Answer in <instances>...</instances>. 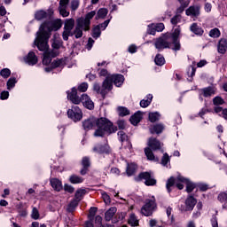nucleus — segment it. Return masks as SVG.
Returning <instances> with one entry per match:
<instances>
[{
    "label": "nucleus",
    "mask_w": 227,
    "mask_h": 227,
    "mask_svg": "<svg viewBox=\"0 0 227 227\" xmlns=\"http://www.w3.org/2000/svg\"><path fill=\"white\" fill-rule=\"evenodd\" d=\"M81 2L79 0H71L70 2V8L72 12H76L79 8Z\"/></svg>",
    "instance_id": "obj_43"
},
{
    "label": "nucleus",
    "mask_w": 227,
    "mask_h": 227,
    "mask_svg": "<svg viewBox=\"0 0 227 227\" xmlns=\"http://www.w3.org/2000/svg\"><path fill=\"white\" fill-rule=\"evenodd\" d=\"M128 224L132 227L139 226V220L135 214H131L128 219Z\"/></svg>",
    "instance_id": "obj_32"
},
{
    "label": "nucleus",
    "mask_w": 227,
    "mask_h": 227,
    "mask_svg": "<svg viewBox=\"0 0 227 227\" xmlns=\"http://www.w3.org/2000/svg\"><path fill=\"white\" fill-rule=\"evenodd\" d=\"M82 127L84 130H91V129L97 128V118L90 117L82 121Z\"/></svg>",
    "instance_id": "obj_16"
},
{
    "label": "nucleus",
    "mask_w": 227,
    "mask_h": 227,
    "mask_svg": "<svg viewBox=\"0 0 227 227\" xmlns=\"http://www.w3.org/2000/svg\"><path fill=\"white\" fill-rule=\"evenodd\" d=\"M187 74H188L189 77H191V78H188V81L190 82H192V77H194V75H196V67H194V66H192L189 68Z\"/></svg>",
    "instance_id": "obj_47"
},
{
    "label": "nucleus",
    "mask_w": 227,
    "mask_h": 227,
    "mask_svg": "<svg viewBox=\"0 0 227 227\" xmlns=\"http://www.w3.org/2000/svg\"><path fill=\"white\" fill-rule=\"evenodd\" d=\"M182 21V15L176 14L170 20V22L173 26H176V24H179V22Z\"/></svg>",
    "instance_id": "obj_48"
},
{
    "label": "nucleus",
    "mask_w": 227,
    "mask_h": 227,
    "mask_svg": "<svg viewBox=\"0 0 227 227\" xmlns=\"http://www.w3.org/2000/svg\"><path fill=\"white\" fill-rule=\"evenodd\" d=\"M24 62L30 67H34L38 63V57L35 54V52L30 51L27 56L24 57Z\"/></svg>",
    "instance_id": "obj_17"
},
{
    "label": "nucleus",
    "mask_w": 227,
    "mask_h": 227,
    "mask_svg": "<svg viewBox=\"0 0 227 227\" xmlns=\"http://www.w3.org/2000/svg\"><path fill=\"white\" fill-rule=\"evenodd\" d=\"M102 35V32L100 30V26H96L92 29V36L94 38H100V35Z\"/></svg>",
    "instance_id": "obj_40"
},
{
    "label": "nucleus",
    "mask_w": 227,
    "mask_h": 227,
    "mask_svg": "<svg viewBox=\"0 0 227 227\" xmlns=\"http://www.w3.org/2000/svg\"><path fill=\"white\" fill-rule=\"evenodd\" d=\"M137 169V165L136 163H128L126 173L128 176H132L134 173H136V170Z\"/></svg>",
    "instance_id": "obj_31"
},
{
    "label": "nucleus",
    "mask_w": 227,
    "mask_h": 227,
    "mask_svg": "<svg viewBox=\"0 0 227 227\" xmlns=\"http://www.w3.org/2000/svg\"><path fill=\"white\" fill-rule=\"evenodd\" d=\"M200 95H203V97L206 98L212 97V95H215V90L212 87L201 89Z\"/></svg>",
    "instance_id": "obj_26"
},
{
    "label": "nucleus",
    "mask_w": 227,
    "mask_h": 227,
    "mask_svg": "<svg viewBox=\"0 0 227 227\" xmlns=\"http://www.w3.org/2000/svg\"><path fill=\"white\" fill-rule=\"evenodd\" d=\"M51 67H52V68H58V67H63V60H61V59L54 60L51 63Z\"/></svg>",
    "instance_id": "obj_52"
},
{
    "label": "nucleus",
    "mask_w": 227,
    "mask_h": 227,
    "mask_svg": "<svg viewBox=\"0 0 227 227\" xmlns=\"http://www.w3.org/2000/svg\"><path fill=\"white\" fill-rule=\"evenodd\" d=\"M154 63L158 67H162V65H165L166 59H164V56H162L161 54H157L154 59Z\"/></svg>",
    "instance_id": "obj_34"
},
{
    "label": "nucleus",
    "mask_w": 227,
    "mask_h": 227,
    "mask_svg": "<svg viewBox=\"0 0 227 227\" xmlns=\"http://www.w3.org/2000/svg\"><path fill=\"white\" fill-rule=\"evenodd\" d=\"M75 26V20L74 19H67L64 22V31L62 33L63 40L67 42L68 40V36H74V33L72 29H74Z\"/></svg>",
    "instance_id": "obj_8"
},
{
    "label": "nucleus",
    "mask_w": 227,
    "mask_h": 227,
    "mask_svg": "<svg viewBox=\"0 0 227 227\" xmlns=\"http://www.w3.org/2000/svg\"><path fill=\"white\" fill-rule=\"evenodd\" d=\"M119 116H129L130 114V112L127 107L120 106L118 108Z\"/></svg>",
    "instance_id": "obj_46"
},
{
    "label": "nucleus",
    "mask_w": 227,
    "mask_h": 227,
    "mask_svg": "<svg viewBox=\"0 0 227 227\" xmlns=\"http://www.w3.org/2000/svg\"><path fill=\"white\" fill-rule=\"evenodd\" d=\"M180 27L174 29L171 34H165L157 38L154 43L155 49L159 51H164V49H172V51H180Z\"/></svg>",
    "instance_id": "obj_2"
},
{
    "label": "nucleus",
    "mask_w": 227,
    "mask_h": 227,
    "mask_svg": "<svg viewBox=\"0 0 227 227\" xmlns=\"http://www.w3.org/2000/svg\"><path fill=\"white\" fill-rule=\"evenodd\" d=\"M213 104L215 106H223V104H224V99L222 98L221 97H215L214 99H213Z\"/></svg>",
    "instance_id": "obj_50"
},
{
    "label": "nucleus",
    "mask_w": 227,
    "mask_h": 227,
    "mask_svg": "<svg viewBox=\"0 0 227 227\" xmlns=\"http://www.w3.org/2000/svg\"><path fill=\"white\" fill-rule=\"evenodd\" d=\"M93 90L94 91H96L97 93H100L101 95H104L106 91H109V89H105L104 85H102L101 89L98 83H94Z\"/></svg>",
    "instance_id": "obj_37"
},
{
    "label": "nucleus",
    "mask_w": 227,
    "mask_h": 227,
    "mask_svg": "<svg viewBox=\"0 0 227 227\" xmlns=\"http://www.w3.org/2000/svg\"><path fill=\"white\" fill-rule=\"evenodd\" d=\"M118 128L121 129V130H123L127 127V122L125 121L121 120L117 121Z\"/></svg>",
    "instance_id": "obj_60"
},
{
    "label": "nucleus",
    "mask_w": 227,
    "mask_h": 227,
    "mask_svg": "<svg viewBox=\"0 0 227 227\" xmlns=\"http://www.w3.org/2000/svg\"><path fill=\"white\" fill-rule=\"evenodd\" d=\"M118 137H119V141L122 143L121 145L122 148H124L125 150H128V152H131L132 144H130V141H129V137L127 136V134H125L124 131H119Z\"/></svg>",
    "instance_id": "obj_12"
},
{
    "label": "nucleus",
    "mask_w": 227,
    "mask_h": 227,
    "mask_svg": "<svg viewBox=\"0 0 227 227\" xmlns=\"http://www.w3.org/2000/svg\"><path fill=\"white\" fill-rule=\"evenodd\" d=\"M70 0H60L59 5V12L61 17H68L70 15V11L68 10V4Z\"/></svg>",
    "instance_id": "obj_14"
},
{
    "label": "nucleus",
    "mask_w": 227,
    "mask_h": 227,
    "mask_svg": "<svg viewBox=\"0 0 227 227\" xmlns=\"http://www.w3.org/2000/svg\"><path fill=\"white\" fill-rule=\"evenodd\" d=\"M125 77L122 74H114L106 76V80L103 82V88L111 91L113 90V82L117 88H120L123 84Z\"/></svg>",
    "instance_id": "obj_7"
},
{
    "label": "nucleus",
    "mask_w": 227,
    "mask_h": 227,
    "mask_svg": "<svg viewBox=\"0 0 227 227\" xmlns=\"http://www.w3.org/2000/svg\"><path fill=\"white\" fill-rule=\"evenodd\" d=\"M209 36L211 38H219L221 36V31L219 28H213L209 31Z\"/></svg>",
    "instance_id": "obj_42"
},
{
    "label": "nucleus",
    "mask_w": 227,
    "mask_h": 227,
    "mask_svg": "<svg viewBox=\"0 0 227 227\" xmlns=\"http://www.w3.org/2000/svg\"><path fill=\"white\" fill-rule=\"evenodd\" d=\"M86 194V190L84 189H79L74 195L75 200L78 201H81L82 200L83 195Z\"/></svg>",
    "instance_id": "obj_45"
},
{
    "label": "nucleus",
    "mask_w": 227,
    "mask_h": 227,
    "mask_svg": "<svg viewBox=\"0 0 227 227\" xmlns=\"http://www.w3.org/2000/svg\"><path fill=\"white\" fill-rule=\"evenodd\" d=\"M78 90L82 93H84V91L88 90V83L83 82L78 86Z\"/></svg>",
    "instance_id": "obj_55"
},
{
    "label": "nucleus",
    "mask_w": 227,
    "mask_h": 227,
    "mask_svg": "<svg viewBox=\"0 0 227 227\" xmlns=\"http://www.w3.org/2000/svg\"><path fill=\"white\" fill-rule=\"evenodd\" d=\"M35 17L36 20H43V19H47V12L43 10H40L35 12Z\"/></svg>",
    "instance_id": "obj_35"
},
{
    "label": "nucleus",
    "mask_w": 227,
    "mask_h": 227,
    "mask_svg": "<svg viewBox=\"0 0 227 227\" xmlns=\"http://www.w3.org/2000/svg\"><path fill=\"white\" fill-rule=\"evenodd\" d=\"M94 43H95V41L91 37H90L88 40V43L86 45V49L88 51H91V48L93 47Z\"/></svg>",
    "instance_id": "obj_62"
},
{
    "label": "nucleus",
    "mask_w": 227,
    "mask_h": 227,
    "mask_svg": "<svg viewBox=\"0 0 227 227\" xmlns=\"http://www.w3.org/2000/svg\"><path fill=\"white\" fill-rule=\"evenodd\" d=\"M67 93L68 100H70L73 104L78 105L82 102L86 109H90V111L95 109V103H93L91 98H90V96L87 94H82V98H79V96H77V89H75V87H74L71 91H67Z\"/></svg>",
    "instance_id": "obj_4"
},
{
    "label": "nucleus",
    "mask_w": 227,
    "mask_h": 227,
    "mask_svg": "<svg viewBox=\"0 0 227 227\" xmlns=\"http://www.w3.org/2000/svg\"><path fill=\"white\" fill-rule=\"evenodd\" d=\"M109 22H111V20H106L105 22L97 26H99V29H102V31H104L109 26Z\"/></svg>",
    "instance_id": "obj_58"
},
{
    "label": "nucleus",
    "mask_w": 227,
    "mask_h": 227,
    "mask_svg": "<svg viewBox=\"0 0 227 227\" xmlns=\"http://www.w3.org/2000/svg\"><path fill=\"white\" fill-rule=\"evenodd\" d=\"M49 44H47V48L45 50H42L44 51L43 58V65H50L51 61H52V58H56V53L54 51H49Z\"/></svg>",
    "instance_id": "obj_15"
},
{
    "label": "nucleus",
    "mask_w": 227,
    "mask_h": 227,
    "mask_svg": "<svg viewBox=\"0 0 227 227\" xmlns=\"http://www.w3.org/2000/svg\"><path fill=\"white\" fill-rule=\"evenodd\" d=\"M8 97H10V92H8L6 90L2 91L0 94L1 100H6V99H8Z\"/></svg>",
    "instance_id": "obj_61"
},
{
    "label": "nucleus",
    "mask_w": 227,
    "mask_h": 227,
    "mask_svg": "<svg viewBox=\"0 0 227 227\" xmlns=\"http://www.w3.org/2000/svg\"><path fill=\"white\" fill-rule=\"evenodd\" d=\"M168 162H170L169 155L167 153H165L163 154V157L161 158V164L163 166H168Z\"/></svg>",
    "instance_id": "obj_51"
},
{
    "label": "nucleus",
    "mask_w": 227,
    "mask_h": 227,
    "mask_svg": "<svg viewBox=\"0 0 227 227\" xmlns=\"http://www.w3.org/2000/svg\"><path fill=\"white\" fill-rule=\"evenodd\" d=\"M82 166L83 168H89L90 166V158L89 157H83L82 160Z\"/></svg>",
    "instance_id": "obj_54"
},
{
    "label": "nucleus",
    "mask_w": 227,
    "mask_h": 227,
    "mask_svg": "<svg viewBox=\"0 0 227 227\" xmlns=\"http://www.w3.org/2000/svg\"><path fill=\"white\" fill-rule=\"evenodd\" d=\"M67 116L70 120H73V121H81V120H82V110L77 106H73L67 110Z\"/></svg>",
    "instance_id": "obj_10"
},
{
    "label": "nucleus",
    "mask_w": 227,
    "mask_h": 227,
    "mask_svg": "<svg viewBox=\"0 0 227 227\" xmlns=\"http://www.w3.org/2000/svg\"><path fill=\"white\" fill-rule=\"evenodd\" d=\"M190 31H192V33H194V35H197L198 36L203 35L204 33L203 28L198 26V23L192 24V26L190 27Z\"/></svg>",
    "instance_id": "obj_24"
},
{
    "label": "nucleus",
    "mask_w": 227,
    "mask_h": 227,
    "mask_svg": "<svg viewBox=\"0 0 227 227\" xmlns=\"http://www.w3.org/2000/svg\"><path fill=\"white\" fill-rule=\"evenodd\" d=\"M69 180L71 184H82L84 182V178L75 175L71 176Z\"/></svg>",
    "instance_id": "obj_39"
},
{
    "label": "nucleus",
    "mask_w": 227,
    "mask_h": 227,
    "mask_svg": "<svg viewBox=\"0 0 227 227\" xmlns=\"http://www.w3.org/2000/svg\"><path fill=\"white\" fill-rule=\"evenodd\" d=\"M185 14L188 17H198L200 15V7H198V6H190L186 10Z\"/></svg>",
    "instance_id": "obj_19"
},
{
    "label": "nucleus",
    "mask_w": 227,
    "mask_h": 227,
    "mask_svg": "<svg viewBox=\"0 0 227 227\" xmlns=\"http://www.w3.org/2000/svg\"><path fill=\"white\" fill-rule=\"evenodd\" d=\"M226 49H227V40L221 39L218 43V52L220 54H224L226 52Z\"/></svg>",
    "instance_id": "obj_28"
},
{
    "label": "nucleus",
    "mask_w": 227,
    "mask_h": 227,
    "mask_svg": "<svg viewBox=\"0 0 227 227\" xmlns=\"http://www.w3.org/2000/svg\"><path fill=\"white\" fill-rule=\"evenodd\" d=\"M143 118V115L141 112H137L134 115H132L129 119L132 125H137L139 121H141V119Z\"/></svg>",
    "instance_id": "obj_29"
},
{
    "label": "nucleus",
    "mask_w": 227,
    "mask_h": 227,
    "mask_svg": "<svg viewBox=\"0 0 227 227\" xmlns=\"http://www.w3.org/2000/svg\"><path fill=\"white\" fill-rule=\"evenodd\" d=\"M154 27L158 33H161V31H164V23H158L154 26Z\"/></svg>",
    "instance_id": "obj_59"
},
{
    "label": "nucleus",
    "mask_w": 227,
    "mask_h": 227,
    "mask_svg": "<svg viewBox=\"0 0 227 227\" xmlns=\"http://www.w3.org/2000/svg\"><path fill=\"white\" fill-rule=\"evenodd\" d=\"M82 31H90V28L88 27L86 28V25L80 20H77L73 35H74L75 38H82Z\"/></svg>",
    "instance_id": "obj_13"
},
{
    "label": "nucleus",
    "mask_w": 227,
    "mask_h": 227,
    "mask_svg": "<svg viewBox=\"0 0 227 227\" xmlns=\"http://www.w3.org/2000/svg\"><path fill=\"white\" fill-rule=\"evenodd\" d=\"M102 198H103L106 205L111 204V197H109L107 193H106V192L102 193Z\"/></svg>",
    "instance_id": "obj_56"
},
{
    "label": "nucleus",
    "mask_w": 227,
    "mask_h": 227,
    "mask_svg": "<svg viewBox=\"0 0 227 227\" xmlns=\"http://www.w3.org/2000/svg\"><path fill=\"white\" fill-rule=\"evenodd\" d=\"M156 207L157 204H155V198L153 197V200H145V205L141 208V214L145 215V217H150Z\"/></svg>",
    "instance_id": "obj_9"
},
{
    "label": "nucleus",
    "mask_w": 227,
    "mask_h": 227,
    "mask_svg": "<svg viewBox=\"0 0 227 227\" xmlns=\"http://www.w3.org/2000/svg\"><path fill=\"white\" fill-rule=\"evenodd\" d=\"M116 132V128L113 125V122L107 118H96V131L94 133L95 137H103L106 134H113Z\"/></svg>",
    "instance_id": "obj_3"
},
{
    "label": "nucleus",
    "mask_w": 227,
    "mask_h": 227,
    "mask_svg": "<svg viewBox=\"0 0 227 227\" xmlns=\"http://www.w3.org/2000/svg\"><path fill=\"white\" fill-rule=\"evenodd\" d=\"M53 38H54L52 43L53 49H60V47H63V41L59 39V34L54 35Z\"/></svg>",
    "instance_id": "obj_27"
},
{
    "label": "nucleus",
    "mask_w": 227,
    "mask_h": 227,
    "mask_svg": "<svg viewBox=\"0 0 227 227\" xmlns=\"http://www.w3.org/2000/svg\"><path fill=\"white\" fill-rule=\"evenodd\" d=\"M15 84H17V78L16 77H11L7 81V90H12V88H15Z\"/></svg>",
    "instance_id": "obj_41"
},
{
    "label": "nucleus",
    "mask_w": 227,
    "mask_h": 227,
    "mask_svg": "<svg viewBox=\"0 0 227 227\" xmlns=\"http://www.w3.org/2000/svg\"><path fill=\"white\" fill-rule=\"evenodd\" d=\"M153 98V96L152 94H148L146 96V98H144L140 101V106L141 107H148V106H150V104H152V100Z\"/></svg>",
    "instance_id": "obj_33"
},
{
    "label": "nucleus",
    "mask_w": 227,
    "mask_h": 227,
    "mask_svg": "<svg viewBox=\"0 0 227 227\" xmlns=\"http://www.w3.org/2000/svg\"><path fill=\"white\" fill-rule=\"evenodd\" d=\"M97 15V12L92 11L86 14L85 18H80L78 19V20H80L81 22H82L85 25V27L90 29V26L91 24V19H93V17H95Z\"/></svg>",
    "instance_id": "obj_18"
},
{
    "label": "nucleus",
    "mask_w": 227,
    "mask_h": 227,
    "mask_svg": "<svg viewBox=\"0 0 227 227\" xmlns=\"http://www.w3.org/2000/svg\"><path fill=\"white\" fill-rule=\"evenodd\" d=\"M148 146L149 147L145 149V153L148 160H153L154 162H159V158L155 157L152 150H153L154 152L156 150H160V148H162V143H160V141H159L155 137H151L148 140Z\"/></svg>",
    "instance_id": "obj_6"
},
{
    "label": "nucleus",
    "mask_w": 227,
    "mask_h": 227,
    "mask_svg": "<svg viewBox=\"0 0 227 227\" xmlns=\"http://www.w3.org/2000/svg\"><path fill=\"white\" fill-rule=\"evenodd\" d=\"M138 180H145V184L147 186L155 185L157 184V180L153 178V175L152 172H142L138 175Z\"/></svg>",
    "instance_id": "obj_11"
},
{
    "label": "nucleus",
    "mask_w": 227,
    "mask_h": 227,
    "mask_svg": "<svg viewBox=\"0 0 227 227\" xmlns=\"http://www.w3.org/2000/svg\"><path fill=\"white\" fill-rule=\"evenodd\" d=\"M160 118V114H159V112L149 113V121L152 123H155V121H159Z\"/></svg>",
    "instance_id": "obj_36"
},
{
    "label": "nucleus",
    "mask_w": 227,
    "mask_h": 227,
    "mask_svg": "<svg viewBox=\"0 0 227 227\" xmlns=\"http://www.w3.org/2000/svg\"><path fill=\"white\" fill-rule=\"evenodd\" d=\"M79 201L77 200V199H74L68 205V211L69 212H74V210H75V207H77V205H79Z\"/></svg>",
    "instance_id": "obj_44"
},
{
    "label": "nucleus",
    "mask_w": 227,
    "mask_h": 227,
    "mask_svg": "<svg viewBox=\"0 0 227 227\" xmlns=\"http://www.w3.org/2000/svg\"><path fill=\"white\" fill-rule=\"evenodd\" d=\"M197 200L194 197L190 196L185 200L186 210H193L194 207H196Z\"/></svg>",
    "instance_id": "obj_21"
},
{
    "label": "nucleus",
    "mask_w": 227,
    "mask_h": 227,
    "mask_svg": "<svg viewBox=\"0 0 227 227\" xmlns=\"http://www.w3.org/2000/svg\"><path fill=\"white\" fill-rule=\"evenodd\" d=\"M151 134H162V130H164V124L159 123L153 125L149 129Z\"/></svg>",
    "instance_id": "obj_25"
},
{
    "label": "nucleus",
    "mask_w": 227,
    "mask_h": 227,
    "mask_svg": "<svg viewBox=\"0 0 227 227\" xmlns=\"http://www.w3.org/2000/svg\"><path fill=\"white\" fill-rule=\"evenodd\" d=\"M93 152H95L96 153H109V145H98L93 148Z\"/></svg>",
    "instance_id": "obj_22"
},
{
    "label": "nucleus",
    "mask_w": 227,
    "mask_h": 227,
    "mask_svg": "<svg viewBox=\"0 0 227 227\" xmlns=\"http://www.w3.org/2000/svg\"><path fill=\"white\" fill-rule=\"evenodd\" d=\"M156 31H157V30H156V28H155V25H153V24L148 25L147 33H148L149 35H154Z\"/></svg>",
    "instance_id": "obj_53"
},
{
    "label": "nucleus",
    "mask_w": 227,
    "mask_h": 227,
    "mask_svg": "<svg viewBox=\"0 0 227 227\" xmlns=\"http://www.w3.org/2000/svg\"><path fill=\"white\" fill-rule=\"evenodd\" d=\"M212 227H219V223H217V216L213 215L211 218Z\"/></svg>",
    "instance_id": "obj_63"
},
{
    "label": "nucleus",
    "mask_w": 227,
    "mask_h": 227,
    "mask_svg": "<svg viewBox=\"0 0 227 227\" xmlns=\"http://www.w3.org/2000/svg\"><path fill=\"white\" fill-rule=\"evenodd\" d=\"M50 182H51V185L52 189H54V191H57L59 192V191H61L63 189V184L61 183V181H59V179L51 178Z\"/></svg>",
    "instance_id": "obj_20"
},
{
    "label": "nucleus",
    "mask_w": 227,
    "mask_h": 227,
    "mask_svg": "<svg viewBox=\"0 0 227 227\" xmlns=\"http://www.w3.org/2000/svg\"><path fill=\"white\" fill-rule=\"evenodd\" d=\"M97 210H98L96 207H92L90 209V217H95V215L97 214Z\"/></svg>",
    "instance_id": "obj_64"
},
{
    "label": "nucleus",
    "mask_w": 227,
    "mask_h": 227,
    "mask_svg": "<svg viewBox=\"0 0 227 227\" xmlns=\"http://www.w3.org/2000/svg\"><path fill=\"white\" fill-rule=\"evenodd\" d=\"M62 26L63 21L61 20L43 23L40 31L37 32V37L35 40V44L37 49L39 51H45V49H47V40L51 38V31H58V29H61Z\"/></svg>",
    "instance_id": "obj_1"
},
{
    "label": "nucleus",
    "mask_w": 227,
    "mask_h": 227,
    "mask_svg": "<svg viewBox=\"0 0 227 227\" xmlns=\"http://www.w3.org/2000/svg\"><path fill=\"white\" fill-rule=\"evenodd\" d=\"M118 212V209L116 207H110L106 213H105V219L106 221H111L113 217H114V215Z\"/></svg>",
    "instance_id": "obj_23"
},
{
    "label": "nucleus",
    "mask_w": 227,
    "mask_h": 227,
    "mask_svg": "<svg viewBox=\"0 0 227 227\" xmlns=\"http://www.w3.org/2000/svg\"><path fill=\"white\" fill-rule=\"evenodd\" d=\"M186 184V192H192V191H194V189L196 187V185L194 184H192V182H190L189 179H187L182 176H178L176 179H175V177H170L167 181L166 188L168 190V192H171V187H173L174 185H176L177 187V189H179V191H182V189H184V184Z\"/></svg>",
    "instance_id": "obj_5"
},
{
    "label": "nucleus",
    "mask_w": 227,
    "mask_h": 227,
    "mask_svg": "<svg viewBox=\"0 0 227 227\" xmlns=\"http://www.w3.org/2000/svg\"><path fill=\"white\" fill-rule=\"evenodd\" d=\"M11 74H12V71H10V69H8V68H4L0 72V75H2V77H4V79H8V77H10Z\"/></svg>",
    "instance_id": "obj_49"
},
{
    "label": "nucleus",
    "mask_w": 227,
    "mask_h": 227,
    "mask_svg": "<svg viewBox=\"0 0 227 227\" xmlns=\"http://www.w3.org/2000/svg\"><path fill=\"white\" fill-rule=\"evenodd\" d=\"M40 218V213L38 212V209L36 207H34L32 210V219H39Z\"/></svg>",
    "instance_id": "obj_57"
},
{
    "label": "nucleus",
    "mask_w": 227,
    "mask_h": 227,
    "mask_svg": "<svg viewBox=\"0 0 227 227\" xmlns=\"http://www.w3.org/2000/svg\"><path fill=\"white\" fill-rule=\"evenodd\" d=\"M218 201H220L221 203H223V208H226V205H227V193L226 192H221L218 195Z\"/></svg>",
    "instance_id": "obj_38"
},
{
    "label": "nucleus",
    "mask_w": 227,
    "mask_h": 227,
    "mask_svg": "<svg viewBox=\"0 0 227 227\" xmlns=\"http://www.w3.org/2000/svg\"><path fill=\"white\" fill-rule=\"evenodd\" d=\"M107 13H109V11L106 8H100L96 14V20L106 19V17H107Z\"/></svg>",
    "instance_id": "obj_30"
}]
</instances>
